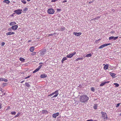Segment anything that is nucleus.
I'll list each match as a JSON object with an SVG mask.
<instances>
[{
  "instance_id": "58836bf2",
  "label": "nucleus",
  "mask_w": 121,
  "mask_h": 121,
  "mask_svg": "<svg viewBox=\"0 0 121 121\" xmlns=\"http://www.w3.org/2000/svg\"><path fill=\"white\" fill-rule=\"evenodd\" d=\"M56 33H54L53 34H49L48 35V36H52L53 35V34H56Z\"/></svg>"
},
{
  "instance_id": "13d9d810",
  "label": "nucleus",
  "mask_w": 121,
  "mask_h": 121,
  "mask_svg": "<svg viewBox=\"0 0 121 121\" xmlns=\"http://www.w3.org/2000/svg\"><path fill=\"white\" fill-rule=\"evenodd\" d=\"M24 81H22L21 82V83H22L24 82Z\"/></svg>"
},
{
  "instance_id": "e2e57ef3",
  "label": "nucleus",
  "mask_w": 121,
  "mask_h": 121,
  "mask_svg": "<svg viewBox=\"0 0 121 121\" xmlns=\"http://www.w3.org/2000/svg\"><path fill=\"white\" fill-rule=\"evenodd\" d=\"M51 96V95H50H50H48V96Z\"/></svg>"
},
{
  "instance_id": "c03bdc74",
  "label": "nucleus",
  "mask_w": 121,
  "mask_h": 121,
  "mask_svg": "<svg viewBox=\"0 0 121 121\" xmlns=\"http://www.w3.org/2000/svg\"><path fill=\"white\" fill-rule=\"evenodd\" d=\"M12 29V27L11 28H10L8 29V30L9 31H11Z\"/></svg>"
},
{
  "instance_id": "f8f14e48",
  "label": "nucleus",
  "mask_w": 121,
  "mask_h": 121,
  "mask_svg": "<svg viewBox=\"0 0 121 121\" xmlns=\"http://www.w3.org/2000/svg\"><path fill=\"white\" fill-rule=\"evenodd\" d=\"M59 112H57L56 113L53 114L52 115V117L54 118H56V117L59 115Z\"/></svg>"
},
{
  "instance_id": "423d86ee",
  "label": "nucleus",
  "mask_w": 121,
  "mask_h": 121,
  "mask_svg": "<svg viewBox=\"0 0 121 121\" xmlns=\"http://www.w3.org/2000/svg\"><path fill=\"white\" fill-rule=\"evenodd\" d=\"M22 10L21 9L16 10L14 11V12H15V13L19 15L22 13Z\"/></svg>"
},
{
  "instance_id": "4d7b16f0",
  "label": "nucleus",
  "mask_w": 121,
  "mask_h": 121,
  "mask_svg": "<svg viewBox=\"0 0 121 121\" xmlns=\"http://www.w3.org/2000/svg\"><path fill=\"white\" fill-rule=\"evenodd\" d=\"M43 64V63H39V65H40V64Z\"/></svg>"
},
{
  "instance_id": "a211bd4d",
  "label": "nucleus",
  "mask_w": 121,
  "mask_h": 121,
  "mask_svg": "<svg viewBox=\"0 0 121 121\" xmlns=\"http://www.w3.org/2000/svg\"><path fill=\"white\" fill-rule=\"evenodd\" d=\"M83 59V57H82L81 58H77L75 60V61H78L79 60H82Z\"/></svg>"
},
{
  "instance_id": "dca6fc26",
  "label": "nucleus",
  "mask_w": 121,
  "mask_h": 121,
  "mask_svg": "<svg viewBox=\"0 0 121 121\" xmlns=\"http://www.w3.org/2000/svg\"><path fill=\"white\" fill-rule=\"evenodd\" d=\"M34 49V48L33 46L31 47L30 49V52H33Z\"/></svg>"
},
{
  "instance_id": "b1692460",
  "label": "nucleus",
  "mask_w": 121,
  "mask_h": 121,
  "mask_svg": "<svg viewBox=\"0 0 121 121\" xmlns=\"http://www.w3.org/2000/svg\"><path fill=\"white\" fill-rule=\"evenodd\" d=\"M42 113L44 114V113H48V111L47 110H43L42 111Z\"/></svg>"
},
{
  "instance_id": "7c9ffc66",
  "label": "nucleus",
  "mask_w": 121,
  "mask_h": 121,
  "mask_svg": "<svg viewBox=\"0 0 121 121\" xmlns=\"http://www.w3.org/2000/svg\"><path fill=\"white\" fill-rule=\"evenodd\" d=\"M11 114L12 115H15L16 114V112L15 111L12 112H11Z\"/></svg>"
},
{
  "instance_id": "9d476101",
  "label": "nucleus",
  "mask_w": 121,
  "mask_h": 121,
  "mask_svg": "<svg viewBox=\"0 0 121 121\" xmlns=\"http://www.w3.org/2000/svg\"><path fill=\"white\" fill-rule=\"evenodd\" d=\"M110 82L109 81H104L103 82H102L100 84V86H102L105 84L106 83H108Z\"/></svg>"
},
{
  "instance_id": "aec40b11",
  "label": "nucleus",
  "mask_w": 121,
  "mask_h": 121,
  "mask_svg": "<svg viewBox=\"0 0 121 121\" xmlns=\"http://www.w3.org/2000/svg\"><path fill=\"white\" fill-rule=\"evenodd\" d=\"M3 2L6 3L7 4H9L10 3V2L8 0H5L3 1Z\"/></svg>"
},
{
  "instance_id": "a18cd8bd",
  "label": "nucleus",
  "mask_w": 121,
  "mask_h": 121,
  "mask_svg": "<svg viewBox=\"0 0 121 121\" xmlns=\"http://www.w3.org/2000/svg\"><path fill=\"white\" fill-rule=\"evenodd\" d=\"M57 10L58 11H61V9H57Z\"/></svg>"
},
{
  "instance_id": "338daca9",
  "label": "nucleus",
  "mask_w": 121,
  "mask_h": 121,
  "mask_svg": "<svg viewBox=\"0 0 121 121\" xmlns=\"http://www.w3.org/2000/svg\"><path fill=\"white\" fill-rule=\"evenodd\" d=\"M114 10V9H113L112 10H113V11Z\"/></svg>"
},
{
  "instance_id": "052dcab7",
  "label": "nucleus",
  "mask_w": 121,
  "mask_h": 121,
  "mask_svg": "<svg viewBox=\"0 0 121 121\" xmlns=\"http://www.w3.org/2000/svg\"><path fill=\"white\" fill-rule=\"evenodd\" d=\"M119 116H121V113H120L119 115Z\"/></svg>"
},
{
  "instance_id": "7ed1b4c3",
  "label": "nucleus",
  "mask_w": 121,
  "mask_h": 121,
  "mask_svg": "<svg viewBox=\"0 0 121 121\" xmlns=\"http://www.w3.org/2000/svg\"><path fill=\"white\" fill-rule=\"evenodd\" d=\"M46 49L44 48L40 51V52L39 53V55L40 56H42L43 55H45L46 52Z\"/></svg>"
},
{
  "instance_id": "4be33fe9",
  "label": "nucleus",
  "mask_w": 121,
  "mask_h": 121,
  "mask_svg": "<svg viewBox=\"0 0 121 121\" xmlns=\"http://www.w3.org/2000/svg\"><path fill=\"white\" fill-rule=\"evenodd\" d=\"M67 59V58L66 57H64L61 60V62L62 63H63L64 61Z\"/></svg>"
},
{
  "instance_id": "412c9836",
  "label": "nucleus",
  "mask_w": 121,
  "mask_h": 121,
  "mask_svg": "<svg viewBox=\"0 0 121 121\" xmlns=\"http://www.w3.org/2000/svg\"><path fill=\"white\" fill-rule=\"evenodd\" d=\"M46 75L45 74H42L40 75V77L41 78H44L46 77Z\"/></svg>"
},
{
  "instance_id": "5701e85b",
  "label": "nucleus",
  "mask_w": 121,
  "mask_h": 121,
  "mask_svg": "<svg viewBox=\"0 0 121 121\" xmlns=\"http://www.w3.org/2000/svg\"><path fill=\"white\" fill-rule=\"evenodd\" d=\"M19 60L20 61H21L22 62H24L25 59L22 57H20L19 58Z\"/></svg>"
},
{
  "instance_id": "09e8293b",
  "label": "nucleus",
  "mask_w": 121,
  "mask_h": 121,
  "mask_svg": "<svg viewBox=\"0 0 121 121\" xmlns=\"http://www.w3.org/2000/svg\"><path fill=\"white\" fill-rule=\"evenodd\" d=\"M2 104H0V109H1L2 107Z\"/></svg>"
},
{
  "instance_id": "9b49d317",
  "label": "nucleus",
  "mask_w": 121,
  "mask_h": 121,
  "mask_svg": "<svg viewBox=\"0 0 121 121\" xmlns=\"http://www.w3.org/2000/svg\"><path fill=\"white\" fill-rule=\"evenodd\" d=\"M42 66V65H40L39 66L38 68H37L34 71L33 73H35L36 72H37L41 68V67Z\"/></svg>"
},
{
  "instance_id": "2eb2a0df",
  "label": "nucleus",
  "mask_w": 121,
  "mask_h": 121,
  "mask_svg": "<svg viewBox=\"0 0 121 121\" xmlns=\"http://www.w3.org/2000/svg\"><path fill=\"white\" fill-rule=\"evenodd\" d=\"M108 64H106V65H105L104 66V69L105 70H106L108 69Z\"/></svg>"
},
{
  "instance_id": "0e129e2a",
  "label": "nucleus",
  "mask_w": 121,
  "mask_h": 121,
  "mask_svg": "<svg viewBox=\"0 0 121 121\" xmlns=\"http://www.w3.org/2000/svg\"><path fill=\"white\" fill-rule=\"evenodd\" d=\"M105 64H103V65H104V66H105Z\"/></svg>"
},
{
  "instance_id": "c756f323",
  "label": "nucleus",
  "mask_w": 121,
  "mask_h": 121,
  "mask_svg": "<svg viewBox=\"0 0 121 121\" xmlns=\"http://www.w3.org/2000/svg\"><path fill=\"white\" fill-rule=\"evenodd\" d=\"M25 85L27 87H29L30 86L29 84L27 82L25 83Z\"/></svg>"
},
{
  "instance_id": "f257e3e1",
  "label": "nucleus",
  "mask_w": 121,
  "mask_h": 121,
  "mask_svg": "<svg viewBox=\"0 0 121 121\" xmlns=\"http://www.w3.org/2000/svg\"><path fill=\"white\" fill-rule=\"evenodd\" d=\"M88 99V97L86 95L80 96L79 98V100L80 102L82 103H85L87 101Z\"/></svg>"
},
{
  "instance_id": "864d4df0",
  "label": "nucleus",
  "mask_w": 121,
  "mask_h": 121,
  "mask_svg": "<svg viewBox=\"0 0 121 121\" xmlns=\"http://www.w3.org/2000/svg\"><path fill=\"white\" fill-rule=\"evenodd\" d=\"M67 2V0H64L62 2V3H65Z\"/></svg>"
},
{
  "instance_id": "ddd939ff",
  "label": "nucleus",
  "mask_w": 121,
  "mask_h": 121,
  "mask_svg": "<svg viewBox=\"0 0 121 121\" xmlns=\"http://www.w3.org/2000/svg\"><path fill=\"white\" fill-rule=\"evenodd\" d=\"M18 27V26L17 25H15L11 27L12 29L15 30H16L17 28Z\"/></svg>"
},
{
  "instance_id": "bb28decb",
  "label": "nucleus",
  "mask_w": 121,
  "mask_h": 121,
  "mask_svg": "<svg viewBox=\"0 0 121 121\" xmlns=\"http://www.w3.org/2000/svg\"><path fill=\"white\" fill-rule=\"evenodd\" d=\"M20 112H18L17 115L15 116L14 117L15 118H16V117H18V116H19V115L20 114Z\"/></svg>"
},
{
  "instance_id": "393cba45",
  "label": "nucleus",
  "mask_w": 121,
  "mask_h": 121,
  "mask_svg": "<svg viewBox=\"0 0 121 121\" xmlns=\"http://www.w3.org/2000/svg\"><path fill=\"white\" fill-rule=\"evenodd\" d=\"M92 56V55L91 53H89L88 54H87L86 57H90Z\"/></svg>"
},
{
  "instance_id": "69168bd1",
  "label": "nucleus",
  "mask_w": 121,
  "mask_h": 121,
  "mask_svg": "<svg viewBox=\"0 0 121 121\" xmlns=\"http://www.w3.org/2000/svg\"><path fill=\"white\" fill-rule=\"evenodd\" d=\"M94 121H97V120H94Z\"/></svg>"
},
{
  "instance_id": "20e7f679",
  "label": "nucleus",
  "mask_w": 121,
  "mask_h": 121,
  "mask_svg": "<svg viewBox=\"0 0 121 121\" xmlns=\"http://www.w3.org/2000/svg\"><path fill=\"white\" fill-rule=\"evenodd\" d=\"M47 11L48 13L50 14H53L55 12L54 10L52 8L49 9Z\"/></svg>"
},
{
  "instance_id": "c9c22d12",
  "label": "nucleus",
  "mask_w": 121,
  "mask_h": 121,
  "mask_svg": "<svg viewBox=\"0 0 121 121\" xmlns=\"http://www.w3.org/2000/svg\"><path fill=\"white\" fill-rule=\"evenodd\" d=\"M91 91H93V92L95 90L93 87H92L91 88Z\"/></svg>"
},
{
  "instance_id": "37998d69",
  "label": "nucleus",
  "mask_w": 121,
  "mask_h": 121,
  "mask_svg": "<svg viewBox=\"0 0 121 121\" xmlns=\"http://www.w3.org/2000/svg\"><path fill=\"white\" fill-rule=\"evenodd\" d=\"M5 44V43H4V42H2L1 43V44H2L1 46H2L4 45Z\"/></svg>"
},
{
  "instance_id": "0eeeda50",
  "label": "nucleus",
  "mask_w": 121,
  "mask_h": 121,
  "mask_svg": "<svg viewBox=\"0 0 121 121\" xmlns=\"http://www.w3.org/2000/svg\"><path fill=\"white\" fill-rule=\"evenodd\" d=\"M111 45L110 43H108V44H104L102 45H101L99 47V49H101L105 46H108V45Z\"/></svg>"
},
{
  "instance_id": "a19ab883",
  "label": "nucleus",
  "mask_w": 121,
  "mask_h": 121,
  "mask_svg": "<svg viewBox=\"0 0 121 121\" xmlns=\"http://www.w3.org/2000/svg\"><path fill=\"white\" fill-rule=\"evenodd\" d=\"M110 33L111 34H113L115 33V31L112 30L110 32Z\"/></svg>"
},
{
  "instance_id": "603ef678",
  "label": "nucleus",
  "mask_w": 121,
  "mask_h": 121,
  "mask_svg": "<svg viewBox=\"0 0 121 121\" xmlns=\"http://www.w3.org/2000/svg\"><path fill=\"white\" fill-rule=\"evenodd\" d=\"M93 1H93H93H90L89 2V4H91V3H92V2H93Z\"/></svg>"
},
{
  "instance_id": "ea45409f",
  "label": "nucleus",
  "mask_w": 121,
  "mask_h": 121,
  "mask_svg": "<svg viewBox=\"0 0 121 121\" xmlns=\"http://www.w3.org/2000/svg\"><path fill=\"white\" fill-rule=\"evenodd\" d=\"M121 104V103H119L118 104H117V105L116 106V107H119Z\"/></svg>"
},
{
  "instance_id": "6e6d98bb",
  "label": "nucleus",
  "mask_w": 121,
  "mask_h": 121,
  "mask_svg": "<svg viewBox=\"0 0 121 121\" xmlns=\"http://www.w3.org/2000/svg\"><path fill=\"white\" fill-rule=\"evenodd\" d=\"M6 84V83H3V85H4V86H5Z\"/></svg>"
},
{
  "instance_id": "49530a36",
  "label": "nucleus",
  "mask_w": 121,
  "mask_h": 121,
  "mask_svg": "<svg viewBox=\"0 0 121 121\" xmlns=\"http://www.w3.org/2000/svg\"><path fill=\"white\" fill-rule=\"evenodd\" d=\"M93 120L92 119L86 121H93Z\"/></svg>"
},
{
  "instance_id": "4c0bfd02",
  "label": "nucleus",
  "mask_w": 121,
  "mask_h": 121,
  "mask_svg": "<svg viewBox=\"0 0 121 121\" xmlns=\"http://www.w3.org/2000/svg\"><path fill=\"white\" fill-rule=\"evenodd\" d=\"M3 81H4L5 82H6L8 81V80L7 79L3 78Z\"/></svg>"
},
{
  "instance_id": "774afa93",
  "label": "nucleus",
  "mask_w": 121,
  "mask_h": 121,
  "mask_svg": "<svg viewBox=\"0 0 121 121\" xmlns=\"http://www.w3.org/2000/svg\"><path fill=\"white\" fill-rule=\"evenodd\" d=\"M114 10V9H113L112 10H113V11Z\"/></svg>"
},
{
  "instance_id": "473e14b6",
  "label": "nucleus",
  "mask_w": 121,
  "mask_h": 121,
  "mask_svg": "<svg viewBox=\"0 0 121 121\" xmlns=\"http://www.w3.org/2000/svg\"><path fill=\"white\" fill-rule=\"evenodd\" d=\"M21 1L24 4H25L26 3V2L25 0H22Z\"/></svg>"
},
{
  "instance_id": "4468645a",
  "label": "nucleus",
  "mask_w": 121,
  "mask_h": 121,
  "mask_svg": "<svg viewBox=\"0 0 121 121\" xmlns=\"http://www.w3.org/2000/svg\"><path fill=\"white\" fill-rule=\"evenodd\" d=\"M14 34L15 33L14 32H9L6 33V35H10L12 34Z\"/></svg>"
},
{
  "instance_id": "680f3d73",
  "label": "nucleus",
  "mask_w": 121,
  "mask_h": 121,
  "mask_svg": "<svg viewBox=\"0 0 121 121\" xmlns=\"http://www.w3.org/2000/svg\"><path fill=\"white\" fill-rule=\"evenodd\" d=\"M30 0H27V1H30Z\"/></svg>"
},
{
  "instance_id": "cd10ccee",
  "label": "nucleus",
  "mask_w": 121,
  "mask_h": 121,
  "mask_svg": "<svg viewBox=\"0 0 121 121\" xmlns=\"http://www.w3.org/2000/svg\"><path fill=\"white\" fill-rule=\"evenodd\" d=\"M113 84L115 85V87H117L119 86V84L117 83H114Z\"/></svg>"
},
{
  "instance_id": "3c124183",
  "label": "nucleus",
  "mask_w": 121,
  "mask_h": 121,
  "mask_svg": "<svg viewBox=\"0 0 121 121\" xmlns=\"http://www.w3.org/2000/svg\"><path fill=\"white\" fill-rule=\"evenodd\" d=\"M3 78H0V81H3Z\"/></svg>"
},
{
  "instance_id": "5fc2aeb1",
  "label": "nucleus",
  "mask_w": 121,
  "mask_h": 121,
  "mask_svg": "<svg viewBox=\"0 0 121 121\" xmlns=\"http://www.w3.org/2000/svg\"><path fill=\"white\" fill-rule=\"evenodd\" d=\"M31 41H32L31 40H28V43H29V42H31Z\"/></svg>"
},
{
  "instance_id": "6e6552de",
  "label": "nucleus",
  "mask_w": 121,
  "mask_h": 121,
  "mask_svg": "<svg viewBox=\"0 0 121 121\" xmlns=\"http://www.w3.org/2000/svg\"><path fill=\"white\" fill-rule=\"evenodd\" d=\"M58 92V90H56V91H55L53 93H54V94H55V95H54L52 97V98H53L57 97L59 94V93Z\"/></svg>"
},
{
  "instance_id": "1a4fd4ad",
  "label": "nucleus",
  "mask_w": 121,
  "mask_h": 121,
  "mask_svg": "<svg viewBox=\"0 0 121 121\" xmlns=\"http://www.w3.org/2000/svg\"><path fill=\"white\" fill-rule=\"evenodd\" d=\"M73 34L74 35L76 36H79L82 34V33L81 32L77 33L74 32L73 33Z\"/></svg>"
},
{
  "instance_id": "72a5a7b5",
  "label": "nucleus",
  "mask_w": 121,
  "mask_h": 121,
  "mask_svg": "<svg viewBox=\"0 0 121 121\" xmlns=\"http://www.w3.org/2000/svg\"><path fill=\"white\" fill-rule=\"evenodd\" d=\"M97 104H95L94 106V108L95 109H96L97 108Z\"/></svg>"
},
{
  "instance_id": "de8ad7c7",
  "label": "nucleus",
  "mask_w": 121,
  "mask_h": 121,
  "mask_svg": "<svg viewBox=\"0 0 121 121\" xmlns=\"http://www.w3.org/2000/svg\"><path fill=\"white\" fill-rule=\"evenodd\" d=\"M54 95V93H52L50 94V95H51V96H52L53 95Z\"/></svg>"
},
{
  "instance_id": "79ce46f5",
  "label": "nucleus",
  "mask_w": 121,
  "mask_h": 121,
  "mask_svg": "<svg viewBox=\"0 0 121 121\" xmlns=\"http://www.w3.org/2000/svg\"><path fill=\"white\" fill-rule=\"evenodd\" d=\"M28 10V9L27 8H25L24 9H23L24 11H27Z\"/></svg>"
},
{
  "instance_id": "f704fd0d",
  "label": "nucleus",
  "mask_w": 121,
  "mask_h": 121,
  "mask_svg": "<svg viewBox=\"0 0 121 121\" xmlns=\"http://www.w3.org/2000/svg\"><path fill=\"white\" fill-rule=\"evenodd\" d=\"M36 52H33L31 54V55H34L36 54Z\"/></svg>"
},
{
  "instance_id": "f03ea898",
  "label": "nucleus",
  "mask_w": 121,
  "mask_h": 121,
  "mask_svg": "<svg viewBox=\"0 0 121 121\" xmlns=\"http://www.w3.org/2000/svg\"><path fill=\"white\" fill-rule=\"evenodd\" d=\"M101 114L102 115V118L104 120H106L108 119V116L106 113L102 111L101 112Z\"/></svg>"
},
{
  "instance_id": "8fccbe9b",
  "label": "nucleus",
  "mask_w": 121,
  "mask_h": 121,
  "mask_svg": "<svg viewBox=\"0 0 121 121\" xmlns=\"http://www.w3.org/2000/svg\"><path fill=\"white\" fill-rule=\"evenodd\" d=\"M30 76H28V77H26L25 78V79H27L28 78H29L30 77Z\"/></svg>"
},
{
  "instance_id": "bf43d9fd",
  "label": "nucleus",
  "mask_w": 121,
  "mask_h": 121,
  "mask_svg": "<svg viewBox=\"0 0 121 121\" xmlns=\"http://www.w3.org/2000/svg\"><path fill=\"white\" fill-rule=\"evenodd\" d=\"M10 108V107L9 106H8V109H9Z\"/></svg>"
},
{
  "instance_id": "f3484780",
  "label": "nucleus",
  "mask_w": 121,
  "mask_h": 121,
  "mask_svg": "<svg viewBox=\"0 0 121 121\" xmlns=\"http://www.w3.org/2000/svg\"><path fill=\"white\" fill-rule=\"evenodd\" d=\"M110 75L112 77H113L116 75V74L114 73L110 72L109 73Z\"/></svg>"
},
{
  "instance_id": "c85d7f7f",
  "label": "nucleus",
  "mask_w": 121,
  "mask_h": 121,
  "mask_svg": "<svg viewBox=\"0 0 121 121\" xmlns=\"http://www.w3.org/2000/svg\"><path fill=\"white\" fill-rule=\"evenodd\" d=\"M114 36H112L110 37L109 38V40H110L112 39H113Z\"/></svg>"
},
{
  "instance_id": "6ab92c4d",
  "label": "nucleus",
  "mask_w": 121,
  "mask_h": 121,
  "mask_svg": "<svg viewBox=\"0 0 121 121\" xmlns=\"http://www.w3.org/2000/svg\"><path fill=\"white\" fill-rule=\"evenodd\" d=\"M16 24V23L15 22H12L9 24V25L10 26H13L15 25Z\"/></svg>"
},
{
  "instance_id": "2f4dec72",
  "label": "nucleus",
  "mask_w": 121,
  "mask_h": 121,
  "mask_svg": "<svg viewBox=\"0 0 121 121\" xmlns=\"http://www.w3.org/2000/svg\"><path fill=\"white\" fill-rule=\"evenodd\" d=\"M65 28L64 27H61L60 30L61 31H63L65 29Z\"/></svg>"
},
{
  "instance_id": "a878e982",
  "label": "nucleus",
  "mask_w": 121,
  "mask_h": 121,
  "mask_svg": "<svg viewBox=\"0 0 121 121\" xmlns=\"http://www.w3.org/2000/svg\"><path fill=\"white\" fill-rule=\"evenodd\" d=\"M100 17V16H98L96 17H95V18H94L92 19V20H94L95 19L98 20Z\"/></svg>"
},
{
  "instance_id": "e433bc0d",
  "label": "nucleus",
  "mask_w": 121,
  "mask_h": 121,
  "mask_svg": "<svg viewBox=\"0 0 121 121\" xmlns=\"http://www.w3.org/2000/svg\"><path fill=\"white\" fill-rule=\"evenodd\" d=\"M118 36H117L115 37H113V39L114 40H115L117 39L118 38Z\"/></svg>"
},
{
  "instance_id": "39448f33",
  "label": "nucleus",
  "mask_w": 121,
  "mask_h": 121,
  "mask_svg": "<svg viewBox=\"0 0 121 121\" xmlns=\"http://www.w3.org/2000/svg\"><path fill=\"white\" fill-rule=\"evenodd\" d=\"M76 53V52H74L72 54H69L67 55L66 56V57L68 58H71L73 56L75 55Z\"/></svg>"
}]
</instances>
